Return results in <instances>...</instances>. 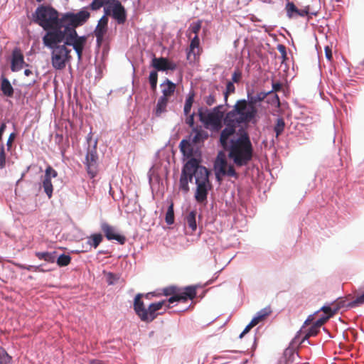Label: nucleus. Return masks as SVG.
Listing matches in <instances>:
<instances>
[{"instance_id": "nucleus-11", "label": "nucleus", "mask_w": 364, "mask_h": 364, "mask_svg": "<svg viewBox=\"0 0 364 364\" xmlns=\"http://www.w3.org/2000/svg\"><path fill=\"white\" fill-rule=\"evenodd\" d=\"M215 170L216 178L220 180V175L233 176L237 178V174L232 165H228L225 156L220 152L215 161Z\"/></svg>"}, {"instance_id": "nucleus-33", "label": "nucleus", "mask_w": 364, "mask_h": 364, "mask_svg": "<svg viewBox=\"0 0 364 364\" xmlns=\"http://www.w3.org/2000/svg\"><path fill=\"white\" fill-rule=\"evenodd\" d=\"M285 127V122L283 118L277 119L274 131L276 133V136H279L283 132Z\"/></svg>"}, {"instance_id": "nucleus-13", "label": "nucleus", "mask_w": 364, "mask_h": 364, "mask_svg": "<svg viewBox=\"0 0 364 364\" xmlns=\"http://www.w3.org/2000/svg\"><path fill=\"white\" fill-rule=\"evenodd\" d=\"M58 176L57 171L53 169L50 166H47L45 171V175L42 181V187L44 192L48 197L51 198L53 196V186L51 182L52 178H55Z\"/></svg>"}, {"instance_id": "nucleus-46", "label": "nucleus", "mask_w": 364, "mask_h": 364, "mask_svg": "<svg viewBox=\"0 0 364 364\" xmlns=\"http://www.w3.org/2000/svg\"><path fill=\"white\" fill-rule=\"evenodd\" d=\"M328 319L329 316H325L317 320L314 324L320 328Z\"/></svg>"}, {"instance_id": "nucleus-35", "label": "nucleus", "mask_w": 364, "mask_h": 364, "mask_svg": "<svg viewBox=\"0 0 364 364\" xmlns=\"http://www.w3.org/2000/svg\"><path fill=\"white\" fill-rule=\"evenodd\" d=\"M166 223L168 225H172L174 223V212H173V203H171L167 210L166 218Z\"/></svg>"}, {"instance_id": "nucleus-22", "label": "nucleus", "mask_w": 364, "mask_h": 364, "mask_svg": "<svg viewBox=\"0 0 364 364\" xmlns=\"http://www.w3.org/2000/svg\"><path fill=\"white\" fill-rule=\"evenodd\" d=\"M196 215L197 211L194 210L190 211L185 218L186 224L191 230L192 232H195L197 229Z\"/></svg>"}, {"instance_id": "nucleus-6", "label": "nucleus", "mask_w": 364, "mask_h": 364, "mask_svg": "<svg viewBox=\"0 0 364 364\" xmlns=\"http://www.w3.org/2000/svg\"><path fill=\"white\" fill-rule=\"evenodd\" d=\"M35 23L41 26L46 32L59 28H63L61 18L58 12L48 6H39L33 14Z\"/></svg>"}, {"instance_id": "nucleus-30", "label": "nucleus", "mask_w": 364, "mask_h": 364, "mask_svg": "<svg viewBox=\"0 0 364 364\" xmlns=\"http://www.w3.org/2000/svg\"><path fill=\"white\" fill-rule=\"evenodd\" d=\"M196 48H197L198 50H200V39L198 36H195L191 41L189 51L188 53V58L190 57L191 53H193L194 55H196L195 53Z\"/></svg>"}, {"instance_id": "nucleus-50", "label": "nucleus", "mask_w": 364, "mask_h": 364, "mask_svg": "<svg viewBox=\"0 0 364 364\" xmlns=\"http://www.w3.org/2000/svg\"><path fill=\"white\" fill-rule=\"evenodd\" d=\"M277 50L282 55V56L284 58L286 57V55H287L286 47L284 45H282V44L278 45Z\"/></svg>"}, {"instance_id": "nucleus-49", "label": "nucleus", "mask_w": 364, "mask_h": 364, "mask_svg": "<svg viewBox=\"0 0 364 364\" xmlns=\"http://www.w3.org/2000/svg\"><path fill=\"white\" fill-rule=\"evenodd\" d=\"M282 89V84L279 82L272 83V90L270 91L271 93L278 92Z\"/></svg>"}, {"instance_id": "nucleus-7", "label": "nucleus", "mask_w": 364, "mask_h": 364, "mask_svg": "<svg viewBox=\"0 0 364 364\" xmlns=\"http://www.w3.org/2000/svg\"><path fill=\"white\" fill-rule=\"evenodd\" d=\"M200 161L196 159H190L183 166L179 180V188L184 193H187L189 191L188 183L191 182L194 176L195 181H196V176L199 168H203L200 166Z\"/></svg>"}, {"instance_id": "nucleus-23", "label": "nucleus", "mask_w": 364, "mask_h": 364, "mask_svg": "<svg viewBox=\"0 0 364 364\" xmlns=\"http://www.w3.org/2000/svg\"><path fill=\"white\" fill-rule=\"evenodd\" d=\"M179 146H180V150L184 156H186L187 158L193 159L192 157L193 154V149L192 145L189 141L183 139L180 142Z\"/></svg>"}, {"instance_id": "nucleus-58", "label": "nucleus", "mask_w": 364, "mask_h": 364, "mask_svg": "<svg viewBox=\"0 0 364 364\" xmlns=\"http://www.w3.org/2000/svg\"><path fill=\"white\" fill-rule=\"evenodd\" d=\"M38 2H41L43 1V0H36Z\"/></svg>"}, {"instance_id": "nucleus-54", "label": "nucleus", "mask_w": 364, "mask_h": 364, "mask_svg": "<svg viewBox=\"0 0 364 364\" xmlns=\"http://www.w3.org/2000/svg\"><path fill=\"white\" fill-rule=\"evenodd\" d=\"M113 278H114V274L112 273H109V281H108L109 284H113V282H112Z\"/></svg>"}, {"instance_id": "nucleus-38", "label": "nucleus", "mask_w": 364, "mask_h": 364, "mask_svg": "<svg viewBox=\"0 0 364 364\" xmlns=\"http://www.w3.org/2000/svg\"><path fill=\"white\" fill-rule=\"evenodd\" d=\"M318 332H319V328L318 327H316L314 324H313L309 328V329L306 333V334L304 335V338L302 339V342H304L305 340L309 339L311 336H316Z\"/></svg>"}, {"instance_id": "nucleus-41", "label": "nucleus", "mask_w": 364, "mask_h": 364, "mask_svg": "<svg viewBox=\"0 0 364 364\" xmlns=\"http://www.w3.org/2000/svg\"><path fill=\"white\" fill-rule=\"evenodd\" d=\"M16 266L21 269H26L28 271H31V270H33L35 272L43 271L42 269H40V266H31V265L26 266V265L21 264H17Z\"/></svg>"}, {"instance_id": "nucleus-43", "label": "nucleus", "mask_w": 364, "mask_h": 364, "mask_svg": "<svg viewBox=\"0 0 364 364\" xmlns=\"http://www.w3.org/2000/svg\"><path fill=\"white\" fill-rule=\"evenodd\" d=\"M242 78V73L239 69L235 70L232 75V82L238 83Z\"/></svg>"}, {"instance_id": "nucleus-31", "label": "nucleus", "mask_w": 364, "mask_h": 364, "mask_svg": "<svg viewBox=\"0 0 364 364\" xmlns=\"http://www.w3.org/2000/svg\"><path fill=\"white\" fill-rule=\"evenodd\" d=\"M109 1L110 0H93L88 8H90L92 11H97L103 6H107L109 5Z\"/></svg>"}, {"instance_id": "nucleus-47", "label": "nucleus", "mask_w": 364, "mask_h": 364, "mask_svg": "<svg viewBox=\"0 0 364 364\" xmlns=\"http://www.w3.org/2000/svg\"><path fill=\"white\" fill-rule=\"evenodd\" d=\"M194 116H195V114L193 113L191 114H190L186 119V123L190 127H192V129L194 127Z\"/></svg>"}, {"instance_id": "nucleus-51", "label": "nucleus", "mask_w": 364, "mask_h": 364, "mask_svg": "<svg viewBox=\"0 0 364 364\" xmlns=\"http://www.w3.org/2000/svg\"><path fill=\"white\" fill-rule=\"evenodd\" d=\"M14 138H15V134L14 133H11L9 136V139L7 140V143H6V145L9 148L11 146V144L14 140Z\"/></svg>"}, {"instance_id": "nucleus-27", "label": "nucleus", "mask_w": 364, "mask_h": 364, "mask_svg": "<svg viewBox=\"0 0 364 364\" xmlns=\"http://www.w3.org/2000/svg\"><path fill=\"white\" fill-rule=\"evenodd\" d=\"M271 313L272 310L270 307L264 308L257 312V315L252 320H255V323L257 325L259 322L262 321L269 315H270Z\"/></svg>"}, {"instance_id": "nucleus-57", "label": "nucleus", "mask_w": 364, "mask_h": 364, "mask_svg": "<svg viewBox=\"0 0 364 364\" xmlns=\"http://www.w3.org/2000/svg\"><path fill=\"white\" fill-rule=\"evenodd\" d=\"M274 98L276 99L277 102L279 103V97H278V95L277 94L274 95Z\"/></svg>"}, {"instance_id": "nucleus-1", "label": "nucleus", "mask_w": 364, "mask_h": 364, "mask_svg": "<svg viewBox=\"0 0 364 364\" xmlns=\"http://www.w3.org/2000/svg\"><path fill=\"white\" fill-rule=\"evenodd\" d=\"M87 42L85 36H79L76 30L67 28L65 31L57 28L46 33L43 37V45L52 49L51 63L55 69L63 70L70 60L71 50L66 46H71L75 50L79 60L82 58L84 47Z\"/></svg>"}, {"instance_id": "nucleus-26", "label": "nucleus", "mask_w": 364, "mask_h": 364, "mask_svg": "<svg viewBox=\"0 0 364 364\" xmlns=\"http://www.w3.org/2000/svg\"><path fill=\"white\" fill-rule=\"evenodd\" d=\"M35 255L39 259H43L44 261L49 263H53L55 261V252H36Z\"/></svg>"}, {"instance_id": "nucleus-5", "label": "nucleus", "mask_w": 364, "mask_h": 364, "mask_svg": "<svg viewBox=\"0 0 364 364\" xmlns=\"http://www.w3.org/2000/svg\"><path fill=\"white\" fill-rule=\"evenodd\" d=\"M270 94L271 92H260L253 95L247 92V100H237L232 107L250 122L256 123L258 114L257 104L262 102Z\"/></svg>"}, {"instance_id": "nucleus-25", "label": "nucleus", "mask_w": 364, "mask_h": 364, "mask_svg": "<svg viewBox=\"0 0 364 364\" xmlns=\"http://www.w3.org/2000/svg\"><path fill=\"white\" fill-rule=\"evenodd\" d=\"M1 90L3 94L6 97H12L14 95V88L11 86L9 80L6 77H2L1 83Z\"/></svg>"}, {"instance_id": "nucleus-16", "label": "nucleus", "mask_w": 364, "mask_h": 364, "mask_svg": "<svg viewBox=\"0 0 364 364\" xmlns=\"http://www.w3.org/2000/svg\"><path fill=\"white\" fill-rule=\"evenodd\" d=\"M108 30V18L106 15H104L98 21L97 25L94 31V34L96 37V42L97 46H101L105 35L107 33Z\"/></svg>"}, {"instance_id": "nucleus-55", "label": "nucleus", "mask_w": 364, "mask_h": 364, "mask_svg": "<svg viewBox=\"0 0 364 364\" xmlns=\"http://www.w3.org/2000/svg\"><path fill=\"white\" fill-rule=\"evenodd\" d=\"M24 74H25V75H26V76H29L30 75H31V74H32V71H31V70H29V69H26V70H24Z\"/></svg>"}, {"instance_id": "nucleus-20", "label": "nucleus", "mask_w": 364, "mask_h": 364, "mask_svg": "<svg viewBox=\"0 0 364 364\" xmlns=\"http://www.w3.org/2000/svg\"><path fill=\"white\" fill-rule=\"evenodd\" d=\"M191 136H193L192 142L193 144L203 142L208 138V132L200 126H196L192 129Z\"/></svg>"}, {"instance_id": "nucleus-12", "label": "nucleus", "mask_w": 364, "mask_h": 364, "mask_svg": "<svg viewBox=\"0 0 364 364\" xmlns=\"http://www.w3.org/2000/svg\"><path fill=\"white\" fill-rule=\"evenodd\" d=\"M97 141L92 148H89L86 154L85 166L88 175L91 178L95 177L98 172V155L97 152Z\"/></svg>"}, {"instance_id": "nucleus-21", "label": "nucleus", "mask_w": 364, "mask_h": 364, "mask_svg": "<svg viewBox=\"0 0 364 364\" xmlns=\"http://www.w3.org/2000/svg\"><path fill=\"white\" fill-rule=\"evenodd\" d=\"M162 88V96L170 98L173 95L176 90V85L169 80H166L161 85Z\"/></svg>"}, {"instance_id": "nucleus-15", "label": "nucleus", "mask_w": 364, "mask_h": 364, "mask_svg": "<svg viewBox=\"0 0 364 364\" xmlns=\"http://www.w3.org/2000/svg\"><path fill=\"white\" fill-rule=\"evenodd\" d=\"M100 228L108 240H114L121 245H124L125 243L126 237L124 235L117 234L114 226L106 222H103L101 223Z\"/></svg>"}, {"instance_id": "nucleus-18", "label": "nucleus", "mask_w": 364, "mask_h": 364, "mask_svg": "<svg viewBox=\"0 0 364 364\" xmlns=\"http://www.w3.org/2000/svg\"><path fill=\"white\" fill-rule=\"evenodd\" d=\"M363 304L364 291L361 293L360 295H358L356 298L350 302H347L346 299L345 298H339L337 301H335L334 305L336 306L335 309H336V311H338L339 309L344 307L354 308Z\"/></svg>"}, {"instance_id": "nucleus-48", "label": "nucleus", "mask_w": 364, "mask_h": 364, "mask_svg": "<svg viewBox=\"0 0 364 364\" xmlns=\"http://www.w3.org/2000/svg\"><path fill=\"white\" fill-rule=\"evenodd\" d=\"M324 51H325L326 58L329 61H331L332 60V58H333L332 50H331V47H329L328 46H326L325 48H324Z\"/></svg>"}, {"instance_id": "nucleus-42", "label": "nucleus", "mask_w": 364, "mask_h": 364, "mask_svg": "<svg viewBox=\"0 0 364 364\" xmlns=\"http://www.w3.org/2000/svg\"><path fill=\"white\" fill-rule=\"evenodd\" d=\"M321 311L326 314L328 315L327 316H329V318L332 317L337 312L335 308L332 309L326 306H322Z\"/></svg>"}, {"instance_id": "nucleus-29", "label": "nucleus", "mask_w": 364, "mask_h": 364, "mask_svg": "<svg viewBox=\"0 0 364 364\" xmlns=\"http://www.w3.org/2000/svg\"><path fill=\"white\" fill-rule=\"evenodd\" d=\"M102 241V235L101 234H93L90 237H88L87 244L90 247L97 248Z\"/></svg>"}, {"instance_id": "nucleus-8", "label": "nucleus", "mask_w": 364, "mask_h": 364, "mask_svg": "<svg viewBox=\"0 0 364 364\" xmlns=\"http://www.w3.org/2000/svg\"><path fill=\"white\" fill-rule=\"evenodd\" d=\"M90 17V13L88 11V8L85 7L77 13L67 12L62 15L61 23L63 25L61 31H65L67 28L68 30L75 28L78 26L85 24Z\"/></svg>"}, {"instance_id": "nucleus-2", "label": "nucleus", "mask_w": 364, "mask_h": 364, "mask_svg": "<svg viewBox=\"0 0 364 364\" xmlns=\"http://www.w3.org/2000/svg\"><path fill=\"white\" fill-rule=\"evenodd\" d=\"M223 107V105H220L212 109L199 108L198 115L204 127L212 132L221 130L223 122L225 127L220 132V143L223 148L227 149L228 139L235 133L236 128L247 126L250 122L233 107L225 114Z\"/></svg>"}, {"instance_id": "nucleus-45", "label": "nucleus", "mask_w": 364, "mask_h": 364, "mask_svg": "<svg viewBox=\"0 0 364 364\" xmlns=\"http://www.w3.org/2000/svg\"><path fill=\"white\" fill-rule=\"evenodd\" d=\"M257 324L255 323V320H251L250 323L245 327L244 331L242 332V333L240 335V337L242 338L245 333L249 332V331L255 326Z\"/></svg>"}, {"instance_id": "nucleus-53", "label": "nucleus", "mask_w": 364, "mask_h": 364, "mask_svg": "<svg viewBox=\"0 0 364 364\" xmlns=\"http://www.w3.org/2000/svg\"><path fill=\"white\" fill-rule=\"evenodd\" d=\"M6 128V125L5 123H2L0 126V141L2 140V136H3V134L5 131Z\"/></svg>"}, {"instance_id": "nucleus-56", "label": "nucleus", "mask_w": 364, "mask_h": 364, "mask_svg": "<svg viewBox=\"0 0 364 364\" xmlns=\"http://www.w3.org/2000/svg\"><path fill=\"white\" fill-rule=\"evenodd\" d=\"M90 364H105L104 363H102V361H100V360H92L90 362Z\"/></svg>"}, {"instance_id": "nucleus-44", "label": "nucleus", "mask_w": 364, "mask_h": 364, "mask_svg": "<svg viewBox=\"0 0 364 364\" xmlns=\"http://www.w3.org/2000/svg\"><path fill=\"white\" fill-rule=\"evenodd\" d=\"M6 165V153L4 151V147L2 145L1 147L0 151V168H3Z\"/></svg>"}, {"instance_id": "nucleus-17", "label": "nucleus", "mask_w": 364, "mask_h": 364, "mask_svg": "<svg viewBox=\"0 0 364 364\" xmlns=\"http://www.w3.org/2000/svg\"><path fill=\"white\" fill-rule=\"evenodd\" d=\"M23 65L28 66L24 61V56L22 51L18 48H15L11 54V70L13 72L21 70Z\"/></svg>"}, {"instance_id": "nucleus-14", "label": "nucleus", "mask_w": 364, "mask_h": 364, "mask_svg": "<svg viewBox=\"0 0 364 364\" xmlns=\"http://www.w3.org/2000/svg\"><path fill=\"white\" fill-rule=\"evenodd\" d=\"M287 15L289 18L297 16L304 17L309 14L316 16V11H311L309 6H305L304 9H298L293 2H288L286 4Z\"/></svg>"}, {"instance_id": "nucleus-34", "label": "nucleus", "mask_w": 364, "mask_h": 364, "mask_svg": "<svg viewBox=\"0 0 364 364\" xmlns=\"http://www.w3.org/2000/svg\"><path fill=\"white\" fill-rule=\"evenodd\" d=\"M234 82L228 81L226 84L225 91L224 92V100L225 105H228V99L230 94H232L235 91V87L233 84Z\"/></svg>"}, {"instance_id": "nucleus-39", "label": "nucleus", "mask_w": 364, "mask_h": 364, "mask_svg": "<svg viewBox=\"0 0 364 364\" xmlns=\"http://www.w3.org/2000/svg\"><path fill=\"white\" fill-rule=\"evenodd\" d=\"M11 357L9 355L6 351L0 347V364H9Z\"/></svg>"}, {"instance_id": "nucleus-9", "label": "nucleus", "mask_w": 364, "mask_h": 364, "mask_svg": "<svg viewBox=\"0 0 364 364\" xmlns=\"http://www.w3.org/2000/svg\"><path fill=\"white\" fill-rule=\"evenodd\" d=\"M209 171L205 168H199L196 176L197 185L195 193V199L199 203H204L207 200L208 191L211 188L212 185L209 180Z\"/></svg>"}, {"instance_id": "nucleus-24", "label": "nucleus", "mask_w": 364, "mask_h": 364, "mask_svg": "<svg viewBox=\"0 0 364 364\" xmlns=\"http://www.w3.org/2000/svg\"><path fill=\"white\" fill-rule=\"evenodd\" d=\"M169 101V98L161 96L158 100L156 107L155 109V114L157 117H159L162 113L166 111V107L168 102Z\"/></svg>"}, {"instance_id": "nucleus-4", "label": "nucleus", "mask_w": 364, "mask_h": 364, "mask_svg": "<svg viewBox=\"0 0 364 364\" xmlns=\"http://www.w3.org/2000/svg\"><path fill=\"white\" fill-rule=\"evenodd\" d=\"M228 156L237 166L248 164L253 156V148L247 133L245 132L231 141Z\"/></svg>"}, {"instance_id": "nucleus-19", "label": "nucleus", "mask_w": 364, "mask_h": 364, "mask_svg": "<svg viewBox=\"0 0 364 364\" xmlns=\"http://www.w3.org/2000/svg\"><path fill=\"white\" fill-rule=\"evenodd\" d=\"M151 65L159 71L174 70L176 68L175 63L170 62L167 58L163 57H154L152 59Z\"/></svg>"}, {"instance_id": "nucleus-32", "label": "nucleus", "mask_w": 364, "mask_h": 364, "mask_svg": "<svg viewBox=\"0 0 364 364\" xmlns=\"http://www.w3.org/2000/svg\"><path fill=\"white\" fill-rule=\"evenodd\" d=\"M203 101L208 106L213 105L217 101V92L215 90L211 91L208 95L203 97Z\"/></svg>"}, {"instance_id": "nucleus-37", "label": "nucleus", "mask_w": 364, "mask_h": 364, "mask_svg": "<svg viewBox=\"0 0 364 364\" xmlns=\"http://www.w3.org/2000/svg\"><path fill=\"white\" fill-rule=\"evenodd\" d=\"M149 80L151 85V90L155 91L156 89L157 81H158V73L156 70H153L150 73Z\"/></svg>"}, {"instance_id": "nucleus-3", "label": "nucleus", "mask_w": 364, "mask_h": 364, "mask_svg": "<svg viewBox=\"0 0 364 364\" xmlns=\"http://www.w3.org/2000/svg\"><path fill=\"white\" fill-rule=\"evenodd\" d=\"M162 294L170 296L168 300L151 303L146 309L141 301L142 294H137L134 300V310L141 321L146 323L153 321L159 315L158 311L167 303L172 304L175 301L186 302L188 299L192 300L196 296V289L193 286H188L183 289L176 286H169L162 289Z\"/></svg>"}, {"instance_id": "nucleus-40", "label": "nucleus", "mask_w": 364, "mask_h": 364, "mask_svg": "<svg viewBox=\"0 0 364 364\" xmlns=\"http://www.w3.org/2000/svg\"><path fill=\"white\" fill-rule=\"evenodd\" d=\"M201 28V21H198L197 22L193 23L191 24L189 27V30L195 34V36H198V32Z\"/></svg>"}, {"instance_id": "nucleus-10", "label": "nucleus", "mask_w": 364, "mask_h": 364, "mask_svg": "<svg viewBox=\"0 0 364 364\" xmlns=\"http://www.w3.org/2000/svg\"><path fill=\"white\" fill-rule=\"evenodd\" d=\"M105 15H110L117 21L118 24H123L127 20L124 7L119 0H110L109 5L104 8Z\"/></svg>"}, {"instance_id": "nucleus-52", "label": "nucleus", "mask_w": 364, "mask_h": 364, "mask_svg": "<svg viewBox=\"0 0 364 364\" xmlns=\"http://www.w3.org/2000/svg\"><path fill=\"white\" fill-rule=\"evenodd\" d=\"M314 318V315L309 316L306 320L304 321L303 328H304L306 326H309L312 322Z\"/></svg>"}, {"instance_id": "nucleus-28", "label": "nucleus", "mask_w": 364, "mask_h": 364, "mask_svg": "<svg viewBox=\"0 0 364 364\" xmlns=\"http://www.w3.org/2000/svg\"><path fill=\"white\" fill-rule=\"evenodd\" d=\"M194 97H195V92L193 91L189 92V93L187 96V98L186 100L184 108H183V112L186 115H188L191 112L193 103L194 102Z\"/></svg>"}, {"instance_id": "nucleus-36", "label": "nucleus", "mask_w": 364, "mask_h": 364, "mask_svg": "<svg viewBox=\"0 0 364 364\" xmlns=\"http://www.w3.org/2000/svg\"><path fill=\"white\" fill-rule=\"evenodd\" d=\"M71 261V257L68 255L62 254L57 259V264L60 267L68 266Z\"/></svg>"}]
</instances>
